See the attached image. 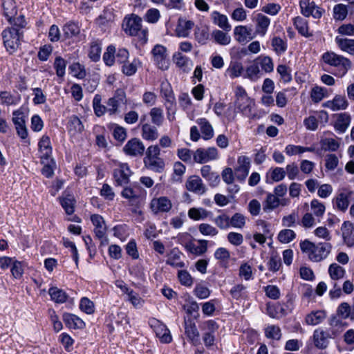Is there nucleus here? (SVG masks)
Returning <instances> with one entry per match:
<instances>
[{"label":"nucleus","instance_id":"f257e3e1","mask_svg":"<svg viewBox=\"0 0 354 354\" xmlns=\"http://www.w3.org/2000/svg\"><path fill=\"white\" fill-rule=\"evenodd\" d=\"M300 248L303 252L308 254V258L314 262H319L325 259L330 252L332 246L329 243H314L306 239L300 243Z\"/></svg>","mask_w":354,"mask_h":354},{"label":"nucleus","instance_id":"f03ea898","mask_svg":"<svg viewBox=\"0 0 354 354\" xmlns=\"http://www.w3.org/2000/svg\"><path fill=\"white\" fill-rule=\"evenodd\" d=\"M124 31L131 36H138L142 44L147 41V30H142V19L138 15H131L124 18Z\"/></svg>","mask_w":354,"mask_h":354},{"label":"nucleus","instance_id":"7ed1b4c3","mask_svg":"<svg viewBox=\"0 0 354 354\" xmlns=\"http://www.w3.org/2000/svg\"><path fill=\"white\" fill-rule=\"evenodd\" d=\"M1 35L6 50L10 54H12L19 48L21 44L23 31H20L19 28L15 27H11L3 30Z\"/></svg>","mask_w":354,"mask_h":354},{"label":"nucleus","instance_id":"20e7f679","mask_svg":"<svg viewBox=\"0 0 354 354\" xmlns=\"http://www.w3.org/2000/svg\"><path fill=\"white\" fill-rule=\"evenodd\" d=\"M322 59L326 64L337 67L339 70L338 75L339 76L344 75L351 67V62L348 59L333 52L324 53Z\"/></svg>","mask_w":354,"mask_h":354},{"label":"nucleus","instance_id":"39448f33","mask_svg":"<svg viewBox=\"0 0 354 354\" xmlns=\"http://www.w3.org/2000/svg\"><path fill=\"white\" fill-rule=\"evenodd\" d=\"M337 335L334 330H324L322 328L315 330L313 342L315 346L319 349H325L328 345V339L333 338Z\"/></svg>","mask_w":354,"mask_h":354},{"label":"nucleus","instance_id":"423d86ee","mask_svg":"<svg viewBox=\"0 0 354 354\" xmlns=\"http://www.w3.org/2000/svg\"><path fill=\"white\" fill-rule=\"evenodd\" d=\"M218 158V149L216 147L207 149L198 148L193 153V158L196 162L205 163Z\"/></svg>","mask_w":354,"mask_h":354},{"label":"nucleus","instance_id":"0eeeda50","mask_svg":"<svg viewBox=\"0 0 354 354\" xmlns=\"http://www.w3.org/2000/svg\"><path fill=\"white\" fill-rule=\"evenodd\" d=\"M91 221L95 226L94 232L95 236L101 240V244H108L109 240L105 237L106 227L103 217L99 214H93L91 216Z\"/></svg>","mask_w":354,"mask_h":354},{"label":"nucleus","instance_id":"6e6552de","mask_svg":"<svg viewBox=\"0 0 354 354\" xmlns=\"http://www.w3.org/2000/svg\"><path fill=\"white\" fill-rule=\"evenodd\" d=\"M132 172L127 163H121L119 167L113 170V178L116 186H126L129 183Z\"/></svg>","mask_w":354,"mask_h":354},{"label":"nucleus","instance_id":"1a4fd4ad","mask_svg":"<svg viewBox=\"0 0 354 354\" xmlns=\"http://www.w3.org/2000/svg\"><path fill=\"white\" fill-rule=\"evenodd\" d=\"M167 52V48L160 44L155 45L151 50V54L156 64L162 70H166L168 68Z\"/></svg>","mask_w":354,"mask_h":354},{"label":"nucleus","instance_id":"9d476101","mask_svg":"<svg viewBox=\"0 0 354 354\" xmlns=\"http://www.w3.org/2000/svg\"><path fill=\"white\" fill-rule=\"evenodd\" d=\"M299 6L301 14L307 17L312 16L315 19H319L324 12V10L317 6L314 1L310 0H301Z\"/></svg>","mask_w":354,"mask_h":354},{"label":"nucleus","instance_id":"9b49d317","mask_svg":"<svg viewBox=\"0 0 354 354\" xmlns=\"http://www.w3.org/2000/svg\"><path fill=\"white\" fill-rule=\"evenodd\" d=\"M352 193L351 191L346 189L339 191L333 200V207L343 212H346L350 204Z\"/></svg>","mask_w":354,"mask_h":354},{"label":"nucleus","instance_id":"f8f14e48","mask_svg":"<svg viewBox=\"0 0 354 354\" xmlns=\"http://www.w3.org/2000/svg\"><path fill=\"white\" fill-rule=\"evenodd\" d=\"M125 154L131 156H142L145 151L142 142L136 138L129 140L123 147Z\"/></svg>","mask_w":354,"mask_h":354},{"label":"nucleus","instance_id":"ddd939ff","mask_svg":"<svg viewBox=\"0 0 354 354\" xmlns=\"http://www.w3.org/2000/svg\"><path fill=\"white\" fill-rule=\"evenodd\" d=\"M171 207V202L166 196L153 198L150 203V208L154 214H158L160 212H168Z\"/></svg>","mask_w":354,"mask_h":354},{"label":"nucleus","instance_id":"4468645a","mask_svg":"<svg viewBox=\"0 0 354 354\" xmlns=\"http://www.w3.org/2000/svg\"><path fill=\"white\" fill-rule=\"evenodd\" d=\"M185 333L189 340L194 345L200 344L199 332L195 322L191 319H185Z\"/></svg>","mask_w":354,"mask_h":354},{"label":"nucleus","instance_id":"2eb2a0df","mask_svg":"<svg viewBox=\"0 0 354 354\" xmlns=\"http://www.w3.org/2000/svg\"><path fill=\"white\" fill-rule=\"evenodd\" d=\"M185 185L187 190L199 195L205 194L207 190L201 178L196 175L190 176L187 179Z\"/></svg>","mask_w":354,"mask_h":354},{"label":"nucleus","instance_id":"dca6fc26","mask_svg":"<svg viewBox=\"0 0 354 354\" xmlns=\"http://www.w3.org/2000/svg\"><path fill=\"white\" fill-rule=\"evenodd\" d=\"M234 34L236 40L241 44H245L254 37V35H252V29L246 26H236L234 29Z\"/></svg>","mask_w":354,"mask_h":354},{"label":"nucleus","instance_id":"f3484780","mask_svg":"<svg viewBox=\"0 0 354 354\" xmlns=\"http://www.w3.org/2000/svg\"><path fill=\"white\" fill-rule=\"evenodd\" d=\"M253 21L256 24L255 34L264 36L270 24V19L261 13L257 14Z\"/></svg>","mask_w":354,"mask_h":354},{"label":"nucleus","instance_id":"a211bd4d","mask_svg":"<svg viewBox=\"0 0 354 354\" xmlns=\"http://www.w3.org/2000/svg\"><path fill=\"white\" fill-rule=\"evenodd\" d=\"M63 321L65 325L72 329H82L85 327V323L77 316L64 313L62 316Z\"/></svg>","mask_w":354,"mask_h":354},{"label":"nucleus","instance_id":"6ab92c4d","mask_svg":"<svg viewBox=\"0 0 354 354\" xmlns=\"http://www.w3.org/2000/svg\"><path fill=\"white\" fill-rule=\"evenodd\" d=\"M201 176L209 183L211 187H216L220 183V176L212 171L209 165H204L201 169Z\"/></svg>","mask_w":354,"mask_h":354},{"label":"nucleus","instance_id":"aec40b11","mask_svg":"<svg viewBox=\"0 0 354 354\" xmlns=\"http://www.w3.org/2000/svg\"><path fill=\"white\" fill-rule=\"evenodd\" d=\"M194 26V24L192 21L179 18L176 28V35L181 37H188L190 30L192 29Z\"/></svg>","mask_w":354,"mask_h":354},{"label":"nucleus","instance_id":"412c9836","mask_svg":"<svg viewBox=\"0 0 354 354\" xmlns=\"http://www.w3.org/2000/svg\"><path fill=\"white\" fill-rule=\"evenodd\" d=\"M39 151L42 153L41 158L42 159L48 160L52 154V147L50 139L48 136L44 135L38 142Z\"/></svg>","mask_w":354,"mask_h":354},{"label":"nucleus","instance_id":"4be33fe9","mask_svg":"<svg viewBox=\"0 0 354 354\" xmlns=\"http://www.w3.org/2000/svg\"><path fill=\"white\" fill-rule=\"evenodd\" d=\"M211 18L213 23L224 31H230L231 25L228 22V19L226 15L221 14L218 11H214L211 14Z\"/></svg>","mask_w":354,"mask_h":354},{"label":"nucleus","instance_id":"5701e85b","mask_svg":"<svg viewBox=\"0 0 354 354\" xmlns=\"http://www.w3.org/2000/svg\"><path fill=\"white\" fill-rule=\"evenodd\" d=\"M67 129L70 134L75 136L77 133H81L84 127L80 119L77 115H73L68 119Z\"/></svg>","mask_w":354,"mask_h":354},{"label":"nucleus","instance_id":"b1692460","mask_svg":"<svg viewBox=\"0 0 354 354\" xmlns=\"http://www.w3.org/2000/svg\"><path fill=\"white\" fill-rule=\"evenodd\" d=\"M252 100L249 97L241 98L235 100L236 109L243 115L250 117L252 111Z\"/></svg>","mask_w":354,"mask_h":354},{"label":"nucleus","instance_id":"393cba45","mask_svg":"<svg viewBox=\"0 0 354 354\" xmlns=\"http://www.w3.org/2000/svg\"><path fill=\"white\" fill-rule=\"evenodd\" d=\"M3 15L10 24H12V18L17 14L16 2L14 0H3L2 3Z\"/></svg>","mask_w":354,"mask_h":354},{"label":"nucleus","instance_id":"a878e982","mask_svg":"<svg viewBox=\"0 0 354 354\" xmlns=\"http://www.w3.org/2000/svg\"><path fill=\"white\" fill-rule=\"evenodd\" d=\"M263 75V73L260 70L259 66L257 63L256 59H254L251 64L246 68L243 77L252 81H255L260 78Z\"/></svg>","mask_w":354,"mask_h":354},{"label":"nucleus","instance_id":"bb28decb","mask_svg":"<svg viewBox=\"0 0 354 354\" xmlns=\"http://www.w3.org/2000/svg\"><path fill=\"white\" fill-rule=\"evenodd\" d=\"M342 237L344 243L348 246L354 245V236L352 235L353 223L350 221H345L342 226Z\"/></svg>","mask_w":354,"mask_h":354},{"label":"nucleus","instance_id":"cd10ccee","mask_svg":"<svg viewBox=\"0 0 354 354\" xmlns=\"http://www.w3.org/2000/svg\"><path fill=\"white\" fill-rule=\"evenodd\" d=\"M350 122L351 117L348 113L339 114L334 125L335 130L339 133L345 132L350 124Z\"/></svg>","mask_w":354,"mask_h":354},{"label":"nucleus","instance_id":"c85d7f7f","mask_svg":"<svg viewBox=\"0 0 354 354\" xmlns=\"http://www.w3.org/2000/svg\"><path fill=\"white\" fill-rule=\"evenodd\" d=\"M48 294L50 296L51 300L57 304H63L68 299V295L66 292L58 288L57 287H51L48 290Z\"/></svg>","mask_w":354,"mask_h":354},{"label":"nucleus","instance_id":"c756f323","mask_svg":"<svg viewBox=\"0 0 354 354\" xmlns=\"http://www.w3.org/2000/svg\"><path fill=\"white\" fill-rule=\"evenodd\" d=\"M257 63L261 68V72L271 73L274 70V64L270 57L266 55H260L256 59Z\"/></svg>","mask_w":354,"mask_h":354},{"label":"nucleus","instance_id":"7c9ffc66","mask_svg":"<svg viewBox=\"0 0 354 354\" xmlns=\"http://www.w3.org/2000/svg\"><path fill=\"white\" fill-rule=\"evenodd\" d=\"M144 162L147 168L157 173H162L165 166L164 160L160 158L144 160Z\"/></svg>","mask_w":354,"mask_h":354},{"label":"nucleus","instance_id":"2f4dec72","mask_svg":"<svg viewBox=\"0 0 354 354\" xmlns=\"http://www.w3.org/2000/svg\"><path fill=\"white\" fill-rule=\"evenodd\" d=\"M197 123L201 127L203 138L205 140H209L214 136L213 128L209 121L205 118H200L197 120Z\"/></svg>","mask_w":354,"mask_h":354},{"label":"nucleus","instance_id":"473e14b6","mask_svg":"<svg viewBox=\"0 0 354 354\" xmlns=\"http://www.w3.org/2000/svg\"><path fill=\"white\" fill-rule=\"evenodd\" d=\"M326 315L324 310H317L309 313L306 317V322L308 325H317L323 322Z\"/></svg>","mask_w":354,"mask_h":354},{"label":"nucleus","instance_id":"72a5a7b5","mask_svg":"<svg viewBox=\"0 0 354 354\" xmlns=\"http://www.w3.org/2000/svg\"><path fill=\"white\" fill-rule=\"evenodd\" d=\"M64 35L66 38H71L77 36L80 32V28L78 24L74 21L66 23L62 28Z\"/></svg>","mask_w":354,"mask_h":354},{"label":"nucleus","instance_id":"f704fd0d","mask_svg":"<svg viewBox=\"0 0 354 354\" xmlns=\"http://www.w3.org/2000/svg\"><path fill=\"white\" fill-rule=\"evenodd\" d=\"M142 136L147 140H154L158 138V133L155 127L149 124H143L142 126Z\"/></svg>","mask_w":354,"mask_h":354},{"label":"nucleus","instance_id":"c9c22d12","mask_svg":"<svg viewBox=\"0 0 354 354\" xmlns=\"http://www.w3.org/2000/svg\"><path fill=\"white\" fill-rule=\"evenodd\" d=\"M212 215V212L204 208H190L188 211V216L193 220H203Z\"/></svg>","mask_w":354,"mask_h":354},{"label":"nucleus","instance_id":"e433bc0d","mask_svg":"<svg viewBox=\"0 0 354 354\" xmlns=\"http://www.w3.org/2000/svg\"><path fill=\"white\" fill-rule=\"evenodd\" d=\"M280 205V199L278 196L272 194H268L265 203H263V209L264 212L273 210Z\"/></svg>","mask_w":354,"mask_h":354},{"label":"nucleus","instance_id":"4c0bfd02","mask_svg":"<svg viewBox=\"0 0 354 354\" xmlns=\"http://www.w3.org/2000/svg\"><path fill=\"white\" fill-rule=\"evenodd\" d=\"M294 25L299 33L306 37L312 36V34L308 33V26L307 21L305 19L301 17H297L294 19Z\"/></svg>","mask_w":354,"mask_h":354},{"label":"nucleus","instance_id":"58836bf2","mask_svg":"<svg viewBox=\"0 0 354 354\" xmlns=\"http://www.w3.org/2000/svg\"><path fill=\"white\" fill-rule=\"evenodd\" d=\"M230 294L236 300L245 299L248 297L246 287L243 284H237L233 286L230 291Z\"/></svg>","mask_w":354,"mask_h":354},{"label":"nucleus","instance_id":"ea45409f","mask_svg":"<svg viewBox=\"0 0 354 354\" xmlns=\"http://www.w3.org/2000/svg\"><path fill=\"white\" fill-rule=\"evenodd\" d=\"M102 47L101 42L99 40H95L91 43L88 57L93 62L100 60L101 55Z\"/></svg>","mask_w":354,"mask_h":354},{"label":"nucleus","instance_id":"a19ab883","mask_svg":"<svg viewBox=\"0 0 354 354\" xmlns=\"http://www.w3.org/2000/svg\"><path fill=\"white\" fill-rule=\"evenodd\" d=\"M345 273V270L337 263H333L328 268V274L333 280L342 279Z\"/></svg>","mask_w":354,"mask_h":354},{"label":"nucleus","instance_id":"79ce46f5","mask_svg":"<svg viewBox=\"0 0 354 354\" xmlns=\"http://www.w3.org/2000/svg\"><path fill=\"white\" fill-rule=\"evenodd\" d=\"M180 254L181 253L179 251L173 249L170 252L169 257L166 261V263L175 268H184L185 266V263L179 261Z\"/></svg>","mask_w":354,"mask_h":354},{"label":"nucleus","instance_id":"37998d69","mask_svg":"<svg viewBox=\"0 0 354 354\" xmlns=\"http://www.w3.org/2000/svg\"><path fill=\"white\" fill-rule=\"evenodd\" d=\"M335 41L342 50L349 53H353L354 52V39L339 38V37H337L335 38Z\"/></svg>","mask_w":354,"mask_h":354},{"label":"nucleus","instance_id":"c03bdc74","mask_svg":"<svg viewBox=\"0 0 354 354\" xmlns=\"http://www.w3.org/2000/svg\"><path fill=\"white\" fill-rule=\"evenodd\" d=\"M70 73L78 79H83L86 77V73L84 66L79 62H73L68 66Z\"/></svg>","mask_w":354,"mask_h":354},{"label":"nucleus","instance_id":"a18cd8bd","mask_svg":"<svg viewBox=\"0 0 354 354\" xmlns=\"http://www.w3.org/2000/svg\"><path fill=\"white\" fill-rule=\"evenodd\" d=\"M272 46L277 55H281L287 50V43L279 37H274L272 39Z\"/></svg>","mask_w":354,"mask_h":354},{"label":"nucleus","instance_id":"49530a36","mask_svg":"<svg viewBox=\"0 0 354 354\" xmlns=\"http://www.w3.org/2000/svg\"><path fill=\"white\" fill-rule=\"evenodd\" d=\"M113 129V136L114 139L120 143H122L127 138V130L125 128L117 124H111Z\"/></svg>","mask_w":354,"mask_h":354},{"label":"nucleus","instance_id":"de8ad7c7","mask_svg":"<svg viewBox=\"0 0 354 354\" xmlns=\"http://www.w3.org/2000/svg\"><path fill=\"white\" fill-rule=\"evenodd\" d=\"M101 95L99 94H96L93 100V107L94 113L97 117L102 116L106 113V111H107L108 109L105 106L101 104Z\"/></svg>","mask_w":354,"mask_h":354},{"label":"nucleus","instance_id":"09e8293b","mask_svg":"<svg viewBox=\"0 0 354 354\" xmlns=\"http://www.w3.org/2000/svg\"><path fill=\"white\" fill-rule=\"evenodd\" d=\"M149 115L153 124L160 127L164 121L163 111L160 108L154 107L151 109Z\"/></svg>","mask_w":354,"mask_h":354},{"label":"nucleus","instance_id":"8fccbe9b","mask_svg":"<svg viewBox=\"0 0 354 354\" xmlns=\"http://www.w3.org/2000/svg\"><path fill=\"white\" fill-rule=\"evenodd\" d=\"M265 335L268 339L279 340L281 337V331L279 326L270 325L266 328Z\"/></svg>","mask_w":354,"mask_h":354},{"label":"nucleus","instance_id":"3c124183","mask_svg":"<svg viewBox=\"0 0 354 354\" xmlns=\"http://www.w3.org/2000/svg\"><path fill=\"white\" fill-rule=\"evenodd\" d=\"M216 225L221 230H226L230 227V217L225 214H221L212 219Z\"/></svg>","mask_w":354,"mask_h":354},{"label":"nucleus","instance_id":"603ef678","mask_svg":"<svg viewBox=\"0 0 354 354\" xmlns=\"http://www.w3.org/2000/svg\"><path fill=\"white\" fill-rule=\"evenodd\" d=\"M320 144L324 151H336L339 147V142L333 138L322 139Z\"/></svg>","mask_w":354,"mask_h":354},{"label":"nucleus","instance_id":"864d4df0","mask_svg":"<svg viewBox=\"0 0 354 354\" xmlns=\"http://www.w3.org/2000/svg\"><path fill=\"white\" fill-rule=\"evenodd\" d=\"M67 62L62 57H57L54 62V68L56 71V75L59 77H63L65 75V69Z\"/></svg>","mask_w":354,"mask_h":354},{"label":"nucleus","instance_id":"5fc2aeb1","mask_svg":"<svg viewBox=\"0 0 354 354\" xmlns=\"http://www.w3.org/2000/svg\"><path fill=\"white\" fill-rule=\"evenodd\" d=\"M115 48L113 45H109L106 52L103 55V60L106 66H111L113 65L115 61Z\"/></svg>","mask_w":354,"mask_h":354},{"label":"nucleus","instance_id":"6e6d98bb","mask_svg":"<svg viewBox=\"0 0 354 354\" xmlns=\"http://www.w3.org/2000/svg\"><path fill=\"white\" fill-rule=\"evenodd\" d=\"M326 91L327 89L326 88L315 86L311 91L310 97L312 100L315 103L320 102L324 97L327 96Z\"/></svg>","mask_w":354,"mask_h":354},{"label":"nucleus","instance_id":"4d7b16f0","mask_svg":"<svg viewBox=\"0 0 354 354\" xmlns=\"http://www.w3.org/2000/svg\"><path fill=\"white\" fill-rule=\"evenodd\" d=\"M212 37L215 41L221 45H227L231 41L230 37L227 33L219 30H214L212 32Z\"/></svg>","mask_w":354,"mask_h":354},{"label":"nucleus","instance_id":"13d9d810","mask_svg":"<svg viewBox=\"0 0 354 354\" xmlns=\"http://www.w3.org/2000/svg\"><path fill=\"white\" fill-rule=\"evenodd\" d=\"M296 236L295 232L290 229H285L280 231L278 234V239L281 243H288L292 241Z\"/></svg>","mask_w":354,"mask_h":354},{"label":"nucleus","instance_id":"bf43d9fd","mask_svg":"<svg viewBox=\"0 0 354 354\" xmlns=\"http://www.w3.org/2000/svg\"><path fill=\"white\" fill-rule=\"evenodd\" d=\"M196 40L201 44H206L208 40L209 34L207 28H198L194 32Z\"/></svg>","mask_w":354,"mask_h":354},{"label":"nucleus","instance_id":"052dcab7","mask_svg":"<svg viewBox=\"0 0 354 354\" xmlns=\"http://www.w3.org/2000/svg\"><path fill=\"white\" fill-rule=\"evenodd\" d=\"M348 14L346 6L344 4H337L333 8V17L337 20H344Z\"/></svg>","mask_w":354,"mask_h":354},{"label":"nucleus","instance_id":"680f3d73","mask_svg":"<svg viewBox=\"0 0 354 354\" xmlns=\"http://www.w3.org/2000/svg\"><path fill=\"white\" fill-rule=\"evenodd\" d=\"M230 225L236 228H243L245 225V217L241 213H235L230 218Z\"/></svg>","mask_w":354,"mask_h":354},{"label":"nucleus","instance_id":"e2e57ef3","mask_svg":"<svg viewBox=\"0 0 354 354\" xmlns=\"http://www.w3.org/2000/svg\"><path fill=\"white\" fill-rule=\"evenodd\" d=\"M11 273L14 278L20 279L24 274V263L17 260H13L12 263Z\"/></svg>","mask_w":354,"mask_h":354},{"label":"nucleus","instance_id":"0e129e2a","mask_svg":"<svg viewBox=\"0 0 354 354\" xmlns=\"http://www.w3.org/2000/svg\"><path fill=\"white\" fill-rule=\"evenodd\" d=\"M80 308L82 311L88 315L93 314L95 311L93 302L86 297H83L80 300Z\"/></svg>","mask_w":354,"mask_h":354},{"label":"nucleus","instance_id":"69168bd1","mask_svg":"<svg viewBox=\"0 0 354 354\" xmlns=\"http://www.w3.org/2000/svg\"><path fill=\"white\" fill-rule=\"evenodd\" d=\"M299 218L298 213L293 211L290 214L284 216L282 218V225L285 227H294L295 224H297Z\"/></svg>","mask_w":354,"mask_h":354},{"label":"nucleus","instance_id":"338daca9","mask_svg":"<svg viewBox=\"0 0 354 354\" xmlns=\"http://www.w3.org/2000/svg\"><path fill=\"white\" fill-rule=\"evenodd\" d=\"M268 266L270 271L277 272L281 266V257L278 254H272L268 263Z\"/></svg>","mask_w":354,"mask_h":354},{"label":"nucleus","instance_id":"774afa93","mask_svg":"<svg viewBox=\"0 0 354 354\" xmlns=\"http://www.w3.org/2000/svg\"><path fill=\"white\" fill-rule=\"evenodd\" d=\"M178 278L180 283L185 286H191L193 284V279L190 274L185 270H179Z\"/></svg>","mask_w":354,"mask_h":354}]
</instances>
